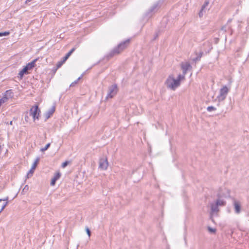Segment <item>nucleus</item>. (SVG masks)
<instances>
[{
    "label": "nucleus",
    "mask_w": 249,
    "mask_h": 249,
    "mask_svg": "<svg viewBox=\"0 0 249 249\" xmlns=\"http://www.w3.org/2000/svg\"><path fill=\"white\" fill-rule=\"evenodd\" d=\"M184 79V75H179L177 79H175L173 76H169L166 81V84L168 88L175 90L180 85V81Z\"/></svg>",
    "instance_id": "f257e3e1"
},
{
    "label": "nucleus",
    "mask_w": 249,
    "mask_h": 249,
    "mask_svg": "<svg viewBox=\"0 0 249 249\" xmlns=\"http://www.w3.org/2000/svg\"><path fill=\"white\" fill-rule=\"evenodd\" d=\"M37 59H35L31 62L29 63L18 73L20 78L21 79L24 74L29 73L28 71L31 70L36 66V62Z\"/></svg>",
    "instance_id": "f03ea898"
},
{
    "label": "nucleus",
    "mask_w": 249,
    "mask_h": 249,
    "mask_svg": "<svg viewBox=\"0 0 249 249\" xmlns=\"http://www.w3.org/2000/svg\"><path fill=\"white\" fill-rule=\"evenodd\" d=\"M14 93L11 89L6 90L3 94L1 98H0V107L5 103L9 98L13 97Z\"/></svg>",
    "instance_id": "7ed1b4c3"
},
{
    "label": "nucleus",
    "mask_w": 249,
    "mask_h": 249,
    "mask_svg": "<svg viewBox=\"0 0 249 249\" xmlns=\"http://www.w3.org/2000/svg\"><path fill=\"white\" fill-rule=\"evenodd\" d=\"M40 110L37 105L33 106L30 109V114L34 120L38 119Z\"/></svg>",
    "instance_id": "20e7f679"
},
{
    "label": "nucleus",
    "mask_w": 249,
    "mask_h": 249,
    "mask_svg": "<svg viewBox=\"0 0 249 249\" xmlns=\"http://www.w3.org/2000/svg\"><path fill=\"white\" fill-rule=\"evenodd\" d=\"M108 161L107 158L101 159L100 160L99 167L102 170H106L108 167Z\"/></svg>",
    "instance_id": "39448f33"
},
{
    "label": "nucleus",
    "mask_w": 249,
    "mask_h": 249,
    "mask_svg": "<svg viewBox=\"0 0 249 249\" xmlns=\"http://www.w3.org/2000/svg\"><path fill=\"white\" fill-rule=\"evenodd\" d=\"M118 88L116 85L112 86L109 90V93L107 95V97H113L117 92Z\"/></svg>",
    "instance_id": "423d86ee"
},
{
    "label": "nucleus",
    "mask_w": 249,
    "mask_h": 249,
    "mask_svg": "<svg viewBox=\"0 0 249 249\" xmlns=\"http://www.w3.org/2000/svg\"><path fill=\"white\" fill-rule=\"evenodd\" d=\"M39 158H37L35 161H34V163L32 165V168L29 171V173H28V176H32L33 174L34 173L35 170L36 168L38 162H39Z\"/></svg>",
    "instance_id": "0eeeda50"
},
{
    "label": "nucleus",
    "mask_w": 249,
    "mask_h": 249,
    "mask_svg": "<svg viewBox=\"0 0 249 249\" xmlns=\"http://www.w3.org/2000/svg\"><path fill=\"white\" fill-rule=\"evenodd\" d=\"M229 92V89L226 86H223L220 90V95L225 98Z\"/></svg>",
    "instance_id": "6e6552de"
},
{
    "label": "nucleus",
    "mask_w": 249,
    "mask_h": 249,
    "mask_svg": "<svg viewBox=\"0 0 249 249\" xmlns=\"http://www.w3.org/2000/svg\"><path fill=\"white\" fill-rule=\"evenodd\" d=\"M61 177V173L58 171L55 173L53 178L52 179L51 181V185L52 186L54 185L55 184V182L57 180H58Z\"/></svg>",
    "instance_id": "1a4fd4ad"
},
{
    "label": "nucleus",
    "mask_w": 249,
    "mask_h": 249,
    "mask_svg": "<svg viewBox=\"0 0 249 249\" xmlns=\"http://www.w3.org/2000/svg\"><path fill=\"white\" fill-rule=\"evenodd\" d=\"M181 66L183 71L184 74H185L188 69L190 67V64L188 63L182 64Z\"/></svg>",
    "instance_id": "9d476101"
},
{
    "label": "nucleus",
    "mask_w": 249,
    "mask_h": 249,
    "mask_svg": "<svg viewBox=\"0 0 249 249\" xmlns=\"http://www.w3.org/2000/svg\"><path fill=\"white\" fill-rule=\"evenodd\" d=\"M6 205L7 202L4 200L0 199V213L3 211Z\"/></svg>",
    "instance_id": "9b49d317"
},
{
    "label": "nucleus",
    "mask_w": 249,
    "mask_h": 249,
    "mask_svg": "<svg viewBox=\"0 0 249 249\" xmlns=\"http://www.w3.org/2000/svg\"><path fill=\"white\" fill-rule=\"evenodd\" d=\"M234 208L237 213H239L240 211V205L237 202H234Z\"/></svg>",
    "instance_id": "f8f14e48"
},
{
    "label": "nucleus",
    "mask_w": 249,
    "mask_h": 249,
    "mask_svg": "<svg viewBox=\"0 0 249 249\" xmlns=\"http://www.w3.org/2000/svg\"><path fill=\"white\" fill-rule=\"evenodd\" d=\"M75 48H72L66 55L65 57L68 59V58L71 56V53L74 51Z\"/></svg>",
    "instance_id": "ddd939ff"
},
{
    "label": "nucleus",
    "mask_w": 249,
    "mask_h": 249,
    "mask_svg": "<svg viewBox=\"0 0 249 249\" xmlns=\"http://www.w3.org/2000/svg\"><path fill=\"white\" fill-rule=\"evenodd\" d=\"M75 48H72L66 55L65 57L68 59V58L71 56V53L74 51Z\"/></svg>",
    "instance_id": "4468645a"
},
{
    "label": "nucleus",
    "mask_w": 249,
    "mask_h": 249,
    "mask_svg": "<svg viewBox=\"0 0 249 249\" xmlns=\"http://www.w3.org/2000/svg\"><path fill=\"white\" fill-rule=\"evenodd\" d=\"M75 48H72L66 55L65 57L68 59V58L71 56V53L74 51Z\"/></svg>",
    "instance_id": "2eb2a0df"
},
{
    "label": "nucleus",
    "mask_w": 249,
    "mask_h": 249,
    "mask_svg": "<svg viewBox=\"0 0 249 249\" xmlns=\"http://www.w3.org/2000/svg\"><path fill=\"white\" fill-rule=\"evenodd\" d=\"M225 203V202H224L223 200H218L216 202V205L217 206H218V205H220V206L224 205Z\"/></svg>",
    "instance_id": "dca6fc26"
},
{
    "label": "nucleus",
    "mask_w": 249,
    "mask_h": 249,
    "mask_svg": "<svg viewBox=\"0 0 249 249\" xmlns=\"http://www.w3.org/2000/svg\"><path fill=\"white\" fill-rule=\"evenodd\" d=\"M50 143H48V144H47L46 145V146L42 148L41 149V151L42 152H44V151L47 150L48 149V148L50 147Z\"/></svg>",
    "instance_id": "f3484780"
},
{
    "label": "nucleus",
    "mask_w": 249,
    "mask_h": 249,
    "mask_svg": "<svg viewBox=\"0 0 249 249\" xmlns=\"http://www.w3.org/2000/svg\"><path fill=\"white\" fill-rule=\"evenodd\" d=\"M64 63L62 60L59 61L56 64L57 69L60 68Z\"/></svg>",
    "instance_id": "a211bd4d"
},
{
    "label": "nucleus",
    "mask_w": 249,
    "mask_h": 249,
    "mask_svg": "<svg viewBox=\"0 0 249 249\" xmlns=\"http://www.w3.org/2000/svg\"><path fill=\"white\" fill-rule=\"evenodd\" d=\"M125 47H126L125 44V43H122V44H121L119 45V46H118V49H121V50H123L124 48H125Z\"/></svg>",
    "instance_id": "6ab92c4d"
},
{
    "label": "nucleus",
    "mask_w": 249,
    "mask_h": 249,
    "mask_svg": "<svg viewBox=\"0 0 249 249\" xmlns=\"http://www.w3.org/2000/svg\"><path fill=\"white\" fill-rule=\"evenodd\" d=\"M215 110H216V108L212 106L208 107H207V110L209 111H211Z\"/></svg>",
    "instance_id": "aec40b11"
},
{
    "label": "nucleus",
    "mask_w": 249,
    "mask_h": 249,
    "mask_svg": "<svg viewBox=\"0 0 249 249\" xmlns=\"http://www.w3.org/2000/svg\"><path fill=\"white\" fill-rule=\"evenodd\" d=\"M9 35V32H5L3 33H0V36H6Z\"/></svg>",
    "instance_id": "412c9836"
},
{
    "label": "nucleus",
    "mask_w": 249,
    "mask_h": 249,
    "mask_svg": "<svg viewBox=\"0 0 249 249\" xmlns=\"http://www.w3.org/2000/svg\"><path fill=\"white\" fill-rule=\"evenodd\" d=\"M69 162L68 161H65L64 162H63L62 164V168H65L66 167V166H67V165L69 164Z\"/></svg>",
    "instance_id": "4be33fe9"
},
{
    "label": "nucleus",
    "mask_w": 249,
    "mask_h": 249,
    "mask_svg": "<svg viewBox=\"0 0 249 249\" xmlns=\"http://www.w3.org/2000/svg\"><path fill=\"white\" fill-rule=\"evenodd\" d=\"M208 230L210 232H213V233L215 232V231H216V230L215 229H212L210 227L208 228Z\"/></svg>",
    "instance_id": "5701e85b"
},
{
    "label": "nucleus",
    "mask_w": 249,
    "mask_h": 249,
    "mask_svg": "<svg viewBox=\"0 0 249 249\" xmlns=\"http://www.w3.org/2000/svg\"><path fill=\"white\" fill-rule=\"evenodd\" d=\"M86 231H87V233H88L89 236V237L90 236V231L89 228H87L86 229Z\"/></svg>",
    "instance_id": "b1692460"
},
{
    "label": "nucleus",
    "mask_w": 249,
    "mask_h": 249,
    "mask_svg": "<svg viewBox=\"0 0 249 249\" xmlns=\"http://www.w3.org/2000/svg\"><path fill=\"white\" fill-rule=\"evenodd\" d=\"M67 59H68V58H66V57L65 56V57H64L63 58V59L62 60V61L64 63H65V62H66V61Z\"/></svg>",
    "instance_id": "393cba45"
},
{
    "label": "nucleus",
    "mask_w": 249,
    "mask_h": 249,
    "mask_svg": "<svg viewBox=\"0 0 249 249\" xmlns=\"http://www.w3.org/2000/svg\"><path fill=\"white\" fill-rule=\"evenodd\" d=\"M209 2H206L205 3V5L204 6H203V8L204 7V6H207Z\"/></svg>",
    "instance_id": "a878e982"
},
{
    "label": "nucleus",
    "mask_w": 249,
    "mask_h": 249,
    "mask_svg": "<svg viewBox=\"0 0 249 249\" xmlns=\"http://www.w3.org/2000/svg\"><path fill=\"white\" fill-rule=\"evenodd\" d=\"M9 124H10V125H12V124H13V121H10V122Z\"/></svg>",
    "instance_id": "bb28decb"
},
{
    "label": "nucleus",
    "mask_w": 249,
    "mask_h": 249,
    "mask_svg": "<svg viewBox=\"0 0 249 249\" xmlns=\"http://www.w3.org/2000/svg\"><path fill=\"white\" fill-rule=\"evenodd\" d=\"M54 111V109H53V110H52V114H53Z\"/></svg>",
    "instance_id": "cd10ccee"
}]
</instances>
